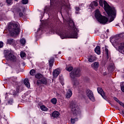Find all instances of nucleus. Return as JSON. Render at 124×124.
Listing matches in <instances>:
<instances>
[{
	"label": "nucleus",
	"mask_w": 124,
	"mask_h": 124,
	"mask_svg": "<svg viewBox=\"0 0 124 124\" xmlns=\"http://www.w3.org/2000/svg\"><path fill=\"white\" fill-rule=\"evenodd\" d=\"M121 90L123 93H124V85L121 86Z\"/></svg>",
	"instance_id": "4c0bfd02"
},
{
	"label": "nucleus",
	"mask_w": 124,
	"mask_h": 124,
	"mask_svg": "<svg viewBox=\"0 0 124 124\" xmlns=\"http://www.w3.org/2000/svg\"><path fill=\"white\" fill-rule=\"evenodd\" d=\"M71 22L72 23V25H74V24H73V21L71 20Z\"/></svg>",
	"instance_id": "a19ab883"
},
{
	"label": "nucleus",
	"mask_w": 124,
	"mask_h": 124,
	"mask_svg": "<svg viewBox=\"0 0 124 124\" xmlns=\"http://www.w3.org/2000/svg\"><path fill=\"white\" fill-rule=\"evenodd\" d=\"M97 92L98 93L101 94V96L104 98V99H106V96H105V93L103 92V90L102 88H97Z\"/></svg>",
	"instance_id": "9b49d317"
},
{
	"label": "nucleus",
	"mask_w": 124,
	"mask_h": 124,
	"mask_svg": "<svg viewBox=\"0 0 124 124\" xmlns=\"http://www.w3.org/2000/svg\"><path fill=\"white\" fill-rule=\"evenodd\" d=\"M99 3L102 7H103L104 5V9L107 12L108 15L111 16L110 22L114 21V19H115V17H116V9H115V8L110 6L109 4H108V3L105 0H100Z\"/></svg>",
	"instance_id": "f257e3e1"
},
{
	"label": "nucleus",
	"mask_w": 124,
	"mask_h": 124,
	"mask_svg": "<svg viewBox=\"0 0 124 124\" xmlns=\"http://www.w3.org/2000/svg\"><path fill=\"white\" fill-rule=\"evenodd\" d=\"M95 17L97 19V21L101 24H105L108 23V18L106 16H102L98 9L96 10L95 11Z\"/></svg>",
	"instance_id": "39448f33"
},
{
	"label": "nucleus",
	"mask_w": 124,
	"mask_h": 124,
	"mask_svg": "<svg viewBox=\"0 0 124 124\" xmlns=\"http://www.w3.org/2000/svg\"><path fill=\"white\" fill-rule=\"evenodd\" d=\"M61 84H62V86H63L64 83L63 82H61Z\"/></svg>",
	"instance_id": "79ce46f5"
},
{
	"label": "nucleus",
	"mask_w": 124,
	"mask_h": 124,
	"mask_svg": "<svg viewBox=\"0 0 124 124\" xmlns=\"http://www.w3.org/2000/svg\"><path fill=\"white\" fill-rule=\"evenodd\" d=\"M107 31H109V30H107Z\"/></svg>",
	"instance_id": "a18cd8bd"
},
{
	"label": "nucleus",
	"mask_w": 124,
	"mask_h": 124,
	"mask_svg": "<svg viewBox=\"0 0 124 124\" xmlns=\"http://www.w3.org/2000/svg\"><path fill=\"white\" fill-rule=\"evenodd\" d=\"M72 95V91L70 89L68 90L66 94V98H70Z\"/></svg>",
	"instance_id": "f3484780"
},
{
	"label": "nucleus",
	"mask_w": 124,
	"mask_h": 124,
	"mask_svg": "<svg viewBox=\"0 0 124 124\" xmlns=\"http://www.w3.org/2000/svg\"><path fill=\"white\" fill-rule=\"evenodd\" d=\"M53 64H54V59H51L49 61V69H51V68H52V67L53 66Z\"/></svg>",
	"instance_id": "412c9836"
},
{
	"label": "nucleus",
	"mask_w": 124,
	"mask_h": 124,
	"mask_svg": "<svg viewBox=\"0 0 124 124\" xmlns=\"http://www.w3.org/2000/svg\"><path fill=\"white\" fill-rule=\"evenodd\" d=\"M120 37H124V33H121L119 34Z\"/></svg>",
	"instance_id": "c9c22d12"
},
{
	"label": "nucleus",
	"mask_w": 124,
	"mask_h": 124,
	"mask_svg": "<svg viewBox=\"0 0 124 124\" xmlns=\"http://www.w3.org/2000/svg\"><path fill=\"white\" fill-rule=\"evenodd\" d=\"M94 51L95 52V53L96 54H97V55H100V53H101V51H100V46H97L95 49H94Z\"/></svg>",
	"instance_id": "6ab92c4d"
},
{
	"label": "nucleus",
	"mask_w": 124,
	"mask_h": 124,
	"mask_svg": "<svg viewBox=\"0 0 124 124\" xmlns=\"http://www.w3.org/2000/svg\"><path fill=\"white\" fill-rule=\"evenodd\" d=\"M86 93L87 96L88 97V98L90 100H91V101H95V99L94 98V96H93V92L91 90L87 89L86 91Z\"/></svg>",
	"instance_id": "6e6552de"
},
{
	"label": "nucleus",
	"mask_w": 124,
	"mask_h": 124,
	"mask_svg": "<svg viewBox=\"0 0 124 124\" xmlns=\"http://www.w3.org/2000/svg\"><path fill=\"white\" fill-rule=\"evenodd\" d=\"M69 8V1L68 0H58V2H56L55 0H50V6L47 8V11H53V10L55 7H59L62 8V7Z\"/></svg>",
	"instance_id": "f03ea898"
},
{
	"label": "nucleus",
	"mask_w": 124,
	"mask_h": 124,
	"mask_svg": "<svg viewBox=\"0 0 124 124\" xmlns=\"http://www.w3.org/2000/svg\"><path fill=\"white\" fill-rule=\"evenodd\" d=\"M6 2L8 4H10L11 3V0H6Z\"/></svg>",
	"instance_id": "e433bc0d"
},
{
	"label": "nucleus",
	"mask_w": 124,
	"mask_h": 124,
	"mask_svg": "<svg viewBox=\"0 0 124 124\" xmlns=\"http://www.w3.org/2000/svg\"><path fill=\"white\" fill-rule=\"evenodd\" d=\"M48 83V81L47 80V78H46L43 77L42 78L40 79H38L37 81V86H39L40 84H43L44 85H47Z\"/></svg>",
	"instance_id": "9d476101"
},
{
	"label": "nucleus",
	"mask_w": 124,
	"mask_h": 124,
	"mask_svg": "<svg viewBox=\"0 0 124 124\" xmlns=\"http://www.w3.org/2000/svg\"><path fill=\"white\" fill-rule=\"evenodd\" d=\"M3 47V42L0 41V48Z\"/></svg>",
	"instance_id": "72a5a7b5"
},
{
	"label": "nucleus",
	"mask_w": 124,
	"mask_h": 124,
	"mask_svg": "<svg viewBox=\"0 0 124 124\" xmlns=\"http://www.w3.org/2000/svg\"><path fill=\"white\" fill-rule=\"evenodd\" d=\"M35 77L37 79H38L39 80H40L43 77V75H42V74H41L40 73H38V74L35 75Z\"/></svg>",
	"instance_id": "4be33fe9"
},
{
	"label": "nucleus",
	"mask_w": 124,
	"mask_h": 124,
	"mask_svg": "<svg viewBox=\"0 0 124 124\" xmlns=\"http://www.w3.org/2000/svg\"><path fill=\"white\" fill-rule=\"evenodd\" d=\"M35 72L36 71L35 70L32 69L30 71V73L32 76H34V75H35Z\"/></svg>",
	"instance_id": "a878e982"
},
{
	"label": "nucleus",
	"mask_w": 124,
	"mask_h": 124,
	"mask_svg": "<svg viewBox=\"0 0 124 124\" xmlns=\"http://www.w3.org/2000/svg\"><path fill=\"white\" fill-rule=\"evenodd\" d=\"M52 116L53 118H58L60 116V113L57 111H55L52 113Z\"/></svg>",
	"instance_id": "aec40b11"
},
{
	"label": "nucleus",
	"mask_w": 124,
	"mask_h": 124,
	"mask_svg": "<svg viewBox=\"0 0 124 124\" xmlns=\"http://www.w3.org/2000/svg\"><path fill=\"white\" fill-rule=\"evenodd\" d=\"M96 60V58L94 56H90L88 58V60L89 62H93Z\"/></svg>",
	"instance_id": "dca6fc26"
},
{
	"label": "nucleus",
	"mask_w": 124,
	"mask_h": 124,
	"mask_svg": "<svg viewBox=\"0 0 124 124\" xmlns=\"http://www.w3.org/2000/svg\"><path fill=\"white\" fill-rule=\"evenodd\" d=\"M70 108L73 115L76 116V115L79 114L80 109H79V107L75 103H72L70 104Z\"/></svg>",
	"instance_id": "0eeeda50"
},
{
	"label": "nucleus",
	"mask_w": 124,
	"mask_h": 124,
	"mask_svg": "<svg viewBox=\"0 0 124 124\" xmlns=\"http://www.w3.org/2000/svg\"><path fill=\"white\" fill-rule=\"evenodd\" d=\"M0 6H1V3H0Z\"/></svg>",
	"instance_id": "c03bdc74"
},
{
	"label": "nucleus",
	"mask_w": 124,
	"mask_h": 124,
	"mask_svg": "<svg viewBox=\"0 0 124 124\" xmlns=\"http://www.w3.org/2000/svg\"><path fill=\"white\" fill-rule=\"evenodd\" d=\"M75 9L77 10V11H79V10H80V8H79L78 7H76Z\"/></svg>",
	"instance_id": "58836bf2"
},
{
	"label": "nucleus",
	"mask_w": 124,
	"mask_h": 124,
	"mask_svg": "<svg viewBox=\"0 0 124 124\" xmlns=\"http://www.w3.org/2000/svg\"><path fill=\"white\" fill-rule=\"evenodd\" d=\"M19 16L20 17H23V16H24V14H23V13H19Z\"/></svg>",
	"instance_id": "ea45409f"
},
{
	"label": "nucleus",
	"mask_w": 124,
	"mask_h": 124,
	"mask_svg": "<svg viewBox=\"0 0 124 124\" xmlns=\"http://www.w3.org/2000/svg\"><path fill=\"white\" fill-rule=\"evenodd\" d=\"M24 83L25 86L27 87V88H30L31 87V84H30V82H29V79H25Z\"/></svg>",
	"instance_id": "a211bd4d"
},
{
	"label": "nucleus",
	"mask_w": 124,
	"mask_h": 124,
	"mask_svg": "<svg viewBox=\"0 0 124 124\" xmlns=\"http://www.w3.org/2000/svg\"><path fill=\"white\" fill-rule=\"evenodd\" d=\"M20 57L21 58H25V57H26V53H25L24 52H21L20 53Z\"/></svg>",
	"instance_id": "7c9ffc66"
},
{
	"label": "nucleus",
	"mask_w": 124,
	"mask_h": 124,
	"mask_svg": "<svg viewBox=\"0 0 124 124\" xmlns=\"http://www.w3.org/2000/svg\"><path fill=\"white\" fill-rule=\"evenodd\" d=\"M78 121V119L75 118V119H71V122L72 124H75V122H77Z\"/></svg>",
	"instance_id": "c85d7f7f"
},
{
	"label": "nucleus",
	"mask_w": 124,
	"mask_h": 124,
	"mask_svg": "<svg viewBox=\"0 0 124 124\" xmlns=\"http://www.w3.org/2000/svg\"><path fill=\"white\" fill-rule=\"evenodd\" d=\"M73 87L74 89H77V88H79V87H80L79 81L78 80L75 81L74 82Z\"/></svg>",
	"instance_id": "2eb2a0df"
},
{
	"label": "nucleus",
	"mask_w": 124,
	"mask_h": 124,
	"mask_svg": "<svg viewBox=\"0 0 124 124\" xmlns=\"http://www.w3.org/2000/svg\"><path fill=\"white\" fill-rule=\"evenodd\" d=\"M51 102L52 103V104H54V105L57 104V99L55 98H53L51 100Z\"/></svg>",
	"instance_id": "393cba45"
},
{
	"label": "nucleus",
	"mask_w": 124,
	"mask_h": 124,
	"mask_svg": "<svg viewBox=\"0 0 124 124\" xmlns=\"http://www.w3.org/2000/svg\"><path fill=\"white\" fill-rule=\"evenodd\" d=\"M70 76L71 79H75L76 77H80L81 76V71L80 69H74L71 73H70Z\"/></svg>",
	"instance_id": "423d86ee"
},
{
	"label": "nucleus",
	"mask_w": 124,
	"mask_h": 124,
	"mask_svg": "<svg viewBox=\"0 0 124 124\" xmlns=\"http://www.w3.org/2000/svg\"><path fill=\"white\" fill-rule=\"evenodd\" d=\"M60 73H61V71H60V70L57 69L53 71V76L55 78L58 77V76H59V75H60Z\"/></svg>",
	"instance_id": "ddd939ff"
},
{
	"label": "nucleus",
	"mask_w": 124,
	"mask_h": 124,
	"mask_svg": "<svg viewBox=\"0 0 124 124\" xmlns=\"http://www.w3.org/2000/svg\"><path fill=\"white\" fill-rule=\"evenodd\" d=\"M113 99H114V100H115V101H116V102H118V103H119V104H120V102H120V100H119V99H118L117 98V97H114Z\"/></svg>",
	"instance_id": "473e14b6"
},
{
	"label": "nucleus",
	"mask_w": 124,
	"mask_h": 124,
	"mask_svg": "<svg viewBox=\"0 0 124 124\" xmlns=\"http://www.w3.org/2000/svg\"><path fill=\"white\" fill-rule=\"evenodd\" d=\"M72 69H73V67L72 66H67L66 67V70H67V71H71V70H72Z\"/></svg>",
	"instance_id": "bb28decb"
},
{
	"label": "nucleus",
	"mask_w": 124,
	"mask_h": 124,
	"mask_svg": "<svg viewBox=\"0 0 124 124\" xmlns=\"http://www.w3.org/2000/svg\"><path fill=\"white\" fill-rule=\"evenodd\" d=\"M91 66L93 69H94V70H97V68H98L99 66V63L97 62H94L91 65Z\"/></svg>",
	"instance_id": "f8f14e48"
},
{
	"label": "nucleus",
	"mask_w": 124,
	"mask_h": 124,
	"mask_svg": "<svg viewBox=\"0 0 124 124\" xmlns=\"http://www.w3.org/2000/svg\"><path fill=\"white\" fill-rule=\"evenodd\" d=\"M7 42H8V44H10V45H11V44H14V40L11 38L8 39Z\"/></svg>",
	"instance_id": "5701e85b"
},
{
	"label": "nucleus",
	"mask_w": 124,
	"mask_h": 124,
	"mask_svg": "<svg viewBox=\"0 0 124 124\" xmlns=\"http://www.w3.org/2000/svg\"><path fill=\"white\" fill-rule=\"evenodd\" d=\"M122 113H123V114H124V110H123V111H122Z\"/></svg>",
	"instance_id": "37998d69"
},
{
	"label": "nucleus",
	"mask_w": 124,
	"mask_h": 124,
	"mask_svg": "<svg viewBox=\"0 0 124 124\" xmlns=\"http://www.w3.org/2000/svg\"><path fill=\"white\" fill-rule=\"evenodd\" d=\"M5 58L7 60V61H11L12 62H16V56H15L13 54L6 53L5 54Z\"/></svg>",
	"instance_id": "1a4fd4ad"
},
{
	"label": "nucleus",
	"mask_w": 124,
	"mask_h": 124,
	"mask_svg": "<svg viewBox=\"0 0 124 124\" xmlns=\"http://www.w3.org/2000/svg\"><path fill=\"white\" fill-rule=\"evenodd\" d=\"M78 29L75 27L72 28V32H70L68 34H66L65 32H62L60 34V37L62 39H64V38H78Z\"/></svg>",
	"instance_id": "20e7f679"
},
{
	"label": "nucleus",
	"mask_w": 124,
	"mask_h": 124,
	"mask_svg": "<svg viewBox=\"0 0 124 124\" xmlns=\"http://www.w3.org/2000/svg\"><path fill=\"white\" fill-rule=\"evenodd\" d=\"M19 89H16V92L14 93V94H17L19 93Z\"/></svg>",
	"instance_id": "f704fd0d"
},
{
	"label": "nucleus",
	"mask_w": 124,
	"mask_h": 124,
	"mask_svg": "<svg viewBox=\"0 0 124 124\" xmlns=\"http://www.w3.org/2000/svg\"><path fill=\"white\" fill-rule=\"evenodd\" d=\"M29 2V0H22V3L23 4H27Z\"/></svg>",
	"instance_id": "c756f323"
},
{
	"label": "nucleus",
	"mask_w": 124,
	"mask_h": 124,
	"mask_svg": "<svg viewBox=\"0 0 124 124\" xmlns=\"http://www.w3.org/2000/svg\"><path fill=\"white\" fill-rule=\"evenodd\" d=\"M8 30L12 36H14V35H18V34L20 33V31H21L19 24L18 23H13L12 22L9 23Z\"/></svg>",
	"instance_id": "7ed1b4c3"
},
{
	"label": "nucleus",
	"mask_w": 124,
	"mask_h": 124,
	"mask_svg": "<svg viewBox=\"0 0 124 124\" xmlns=\"http://www.w3.org/2000/svg\"><path fill=\"white\" fill-rule=\"evenodd\" d=\"M105 52H106V54H107V59H108L109 58V57H108V50L107 49V48H105Z\"/></svg>",
	"instance_id": "2f4dec72"
},
{
	"label": "nucleus",
	"mask_w": 124,
	"mask_h": 124,
	"mask_svg": "<svg viewBox=\"0 0 124 124\" xmlns=\"http://www.w3.org/2000/svg\"><path fill=\"white\" fill-rule=\"evenodd\" d=\"M98 5V3L96 1H93L90 5V7H91L92 9H93L94 7L97 6Z\"/></svg>",
	"instance_id": "4468645a"
},
{
	"label": "nucleus",
	"mask_w": 124,
	"mask_h": 124,
	"mask_svg": "<svg viewBox=\"0 0 124 124\" xmlns=\"http://www.w3.org/2000/svg\"><path fill=\"white\" fill-rule=\"evenodd\" d=\"M40 109L42 110V111H48V108H47V107L44 105L41 106Z\"/></svg>",
	"instance_id": "b1692460"
},
{
	"label": "nucleus",
	"mask_w": 124,
	"mask_h": 124,
	"mask_svg": "<svg viewBox=\"0 0 124 124\" xmlns=\"http://www.w3.org/2000/svg\"><path fill=\"white\" fill-rule=\"evenodd\" d=\"M20 43L22 45H25L26 44V40L24 38H22L20 40Z\"/></svg>",
	"instance_id": "cd10ccee"
}]
</instances>
